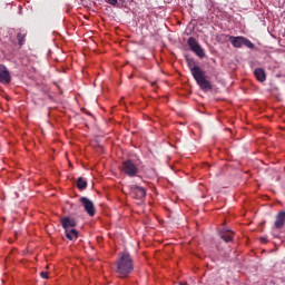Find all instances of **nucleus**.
Returning <instances> with one entry per match:
<instances>
[{
	"label": "nucleus",
	"mask_w": 285,
	"mask_h": 285,
	"mask_svg": "<svg viewBox=\"0 0 285 285\" xmlns=\"http://www.w3.org/2000/svg\"><path fill=\"white\" fill-rule=\"evenodd\" d=\"M134 269L135 266L132 265L130 254H128V252H124L117 262L116 273L118 277H120V279H126V277H128Z\"/></svg>",
	"instance_id": "nucleus-1"
},
{
	"label": "nucleus",
	"mask_w": 285,
	"mask_h": 285,
	"mask_svg": "<svg viewBox=\"0 0 285 285\" xmlns=\"http://www.w3.org/2000/svg\"><path fill=\"white\" fill-rule=\"evenodd\" d=\"M191 75L195 79V81L200 86L202 90H213V85L208 79H206V71L202 70L199 66H194L193 63H188Z\"/></svg>",
	"instance_id": "nucleus-2"
},
{
	"label": "nucleus",
	"mask_w": 285,
	"mask_h": 285,
	"mask_svg": "<svg viewBox=\"0 0 285 285\" xmlns=\"http://www.w3.org/2000/svg\"><path fill=\"white\" fill-rule=\"evenodd\" d=\"M120 170L127 177H137L139 175V165L134 160L127 159L122 161Z\"/></svg>",
	"instance_id": "nucleus-3"
},
{
	"label": "nucleus",
	"mask_w": 285,
	"mask_h": 285,
	"mask_svg": "<svg viewBox=\"0 0 285 285\" xmlns=\"http://www.w3.org/2000/svg\"><path fill=\"white\" fill-rule=\"evenodd\" d=\"M229 41L232 43V46L234 48H242V46H246V48H249L250 50H253L255 48V45L250 42V40H248V38L246 37H235V36H230L229 37Z\"/></svg>",
	"instance_id": "nucleus-4"
},
{
	"label": "nucleus",
	"mask_w": 285,
	"mask_h": 285,
	"mask_svg": "<svg viewBox=\"0 0 285 285\" xmlns=\"http://www.w3.org/2000/svg\"><path fill=\"white\" fill-rule=\"evenodd\" d=\"M187 46H189L191 52H194L196 57H199V59H204V57H206V52L204 51V48H202L199 42H197V39L190 37L187 40Z\"/></svg>",
	"instance_id": "nucleus-5"
},
{
	"label": "nucleus",
	"mask_w": 285,
	"mask_h": 285,
	"mask_svg": "<svg viewBox=\"0 0 285 285\" xmlns=\"http://www.w3.org/2000/svg\"><path fill=\"white\" fill-rule=\"evenodd\" d=\"M130 195L134 199H144L146 197V188L139 187L137 185L130 186Z\"/></svg>",
	"instance_id": "nucleus-6"
},
{
	"label": "nucleus",
	"mask_w": 285,
	"mask_h": 285,
	"mask_svg": "<svg viewBox=\"0 0 285 285\" xmlns=\"http://www.w3.org/2000/svg\"><path fill=\"white\" fill-rule=\"evenodd\" d=\"M81 204L83 205V208L86 210V213L90 216V217H95V204L91 203L90 199L86 198V197H81L80 198Z\"/></svg>",
	"instance_id": "nucleus-7"
},
{
	"label": "nucleus",
	"mask_w": 285,
	"mask_h": 285,
	"mask_svg": "<svg viewBox=\"0 0 285 285\" xmlns=\"http://www.w3.org/2000/svg\"><path fill=\"white\" fill-rule=\"evenodd\" d=\"M12 81V77L10 76V71H8V68L6 66L0 65V83L8 85Z\"/></svg>",
	"instance_id": "nucleus-8"
},
{
	"label": "nucleus",
	"mask_w": 285,
	"mask_h": 285,
	"mask_svg": "<svg viewBox=\"0 0 285 285\" xmlns=\"http://www.w3.org/2000/svg\"><path fill=\"white\" fill-rule=\"evenodd\" d=\"M60 222L65 230L75 229L77 227V222L75 220V218L65 217V218H61Z\"/></svg>",
	"instance_id": "nucleus-9"
},
{
	"label": "nucleus",
	"mask_w": 285,
	"mask_h": 285,
	"mask_svg": "<svg viewBox=\"0 0 285 285\" xmlns=\"http://www.w3.org/2000/svg\"><path fill=\"white\" fill-rule=\"evenodd\" d=\"M284 224H285V212H278V214L276 215V220L274 223L275 228H277L278 230L281 228H284Z\"/></svg>",
	"instance_id": "nucleus-10"
},
{
	"label": "nucleus",
	"mask_w": 285,
	"mask_h": 285,
	"mask_svg": "<svg viewBox=\"0 0 285 285\" xmlns=\"http://www.w3.org/2000/svg\"><path fill=\"white\" fill-rule=\"evenodd\" d=\"M220 237L224 242H230L233 237H235V232L230 229H223L220 230Z\"/></svg>",
	"instance_id": "nucleus-11"
},
{
	"label": "nucleus",
	"mask_w": 285,
	"mask_h": 285,
	"mask_svg": "<svg viewBox=\"0 0 285 285\" xmlns=\"http://www.w3.org/2000/svg\"><path fill=\"white\" fill-rule=\"evenodd\" d=\"M254 75H255L257 81H261V82L266 81V71H264V69H262V68L255 69Z\"/></svg>",
	"instance_id": "nucleus-12"
},
{
	"label": "nucleus",
	"mask_w": 285,
	"mask_h": 285,
	"mask_svg": "<svg viewBox=\"0 0 285 285\" xmlns=\"http://www.w3.org/2000/svg\"><path fill=\"white\" fill-rule=\"evenodd\" d=\"M65 233H66L67 239H69L70 242H72L73 239H77V237H79V232H77L76 228L65 229Z\"/></svg>",
	"instance_id": "nucleus-13"
},
{
	"label": "nucleus",
	"mask_w": 285,
	"mask_h": 285,
	"mask_svg": "<svg viewBox=\"0 0 285 285\" xmlns=\"http://www.w3.org/2000/svg\"><path fill=\"white\" fill-rule=\"evenodd\" d=\"M28 33H26V31H19L17 33V40H18V43L19 46H23V43H26V37H27Z\"/></svg>",
	"instance_id": "nucleus-14"
},
{
	"label": "nucleus",
	"mask_w": 285,
	"mask_h": 285,
	"mask_svg": "<svg viewBox=\"0 0 285 285\" xmlns=\"http://www.w3.org/2000/svg\"><path fill=\"white\" fill-rule=\"evenodd\" d=\"M87 186H88V181H86V179H83L81 177L78 178L77 188H79V190H86Z\"/></svg>",
	"instance_id": "nucleus-15"
},
{
	"label": "nucleus",
	"mask_w": 285,
	"mask_h": 285,
	"mask_svg": "<svg viewBox=\"0 0 285 285\" xmlns=\"http://www.w3.org/2000/svg\"><path fill=\"white\" fill-rule=\"evenodd\" d=\"M106 3H109V6H112L114 8H117V6H119V1L118 0H105Z\"/></svg>",
	"instance_id": "nucleus-16"
},
{
	"label": "nucleus",
	"mask_w": 285,
	"mask_h": 285,
	"mask_svg": "<svg viewBox=\"0 0 285 285\" xmlns=\"http://www.w3.org/2000/svg\"><path fill=\"white\" fill-rule=\"evenodd\" d=\"M40 276L42 277V279H50V275L48 272H41Z\"/></svg>",
	"instance_id": "nucleus-17"
},
{
	"label": "nucleus",
	"mask_w": 285,
	"mask_h": 285,
	"mask_svg": "<svg viewBox=\"0 0 285 285\" xmlns=\"http://www.w3.org/2000/svg\"><path fill=\"white\" fill-rule=\"evenodd\" d=\"M262 242H263L264 244H266V238H262Z\"/></svg>",
	"instance_id": "nucleus-18"
},
{
	"label": "nucleus",
	"mask_w": 285,
	"mask_h": 285,
	"mask_svg": "<svg viewBox=\"0 0 285 285\" xmlns=\"http://www.w3.org/2000/svg\"><path fill=\"white\" fill-rule=\"evenodd\" d=\"M48 268H50V265H47V266H46V269H47V271H48Z\"/></svg>",
	"instance_id": "nucleus-19"
}]
</instances>
